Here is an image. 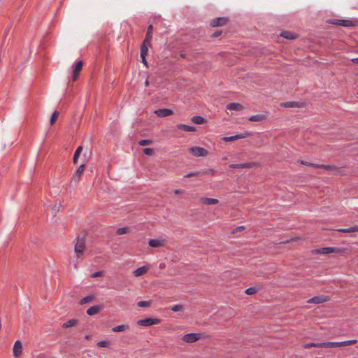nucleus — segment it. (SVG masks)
I'll return each instance as SVG.
<instances>
[{"label": "nucleus", "instance_id": "18", "mask_svg": "<svg viewBox=\"0 0 358 358\" xmlns=\"http://www.w3.org/2000/svg\"><path fill=\"white\" fill-rule=\"evenodd\" d=\"M148 271V268L145 266H141L134 271L133 273L136 277L143 275Z\"/></svg>", "mask_w": 358, "mask_h": 358}, {"label": "nucleus", "instance_id": "6", "mask_svg": "<svg viewBox=\"0 0 358 358\" xmlns=\"http://www.w3.org/2000/svg\"><path fill=\"white\" fill-rule=\"evenodd\" d=\"M166 241L164 238L150 239L148 241L149 246L152 248H161L165 245Z\"/></svg>", "mask_w": 358, "mask_h": 358}, {"label": "nucleus", "instance_id": "2", "mask_svg": "<svg viewBox=\"0 0 358 358\" xmlns=\"http://www.w3.org/2000/svg\"><path fill=\"white\" fill-rule=\"evenodd\" d=\"M189 152L195 157H206L208 155V151L203 148L199 146L191 147Z\"/></svg>", "mask_w": 358, "mask_h": 358}, {"label": "nucleus", "instance_id": "46", "mask_svg": "<svg viewBox=\"0 0 358 358\" xmlns=\"http://www.w3.org/2000/svg\"><path fill=\"white\" fill-rule=\"evenodd\" d=\"M318 168H322V169H324L325 170H330L333 167L330 165H326V164H319V167Z\"/></svg>", "mask_w": 358, "mask_h": 358}, {"label": "nucleus", "instance_id": "39", "mask_svg": "<svg viewBox=\"0 0 358 358\" xmlns=\"http://www.w3.org/2000/svg\"><path fill=\"white\" fill-rule=\"evenodd\" d=\"M143 153L146 155L151 156L153 155L154 151L152 148H146L143 150Z\"/></svg>", "mask_w": 358, "mask_h": 358}, {"label": "nucleus", "instance_id": "50", "mask_svg": "<svg viewBox=\"0 0 358 358\" xmlns=\"http://www.w3.org/2000/svg\"><path fill=\"white\" fill-rule=\"evenodd\" d=\"M244 229H245V227L243 226H240V227H238L236 228V231H241Z\"/></svg>", "mask_w": 358, "mask_h": 358}, {"label": "nucleus", "instance_id": "57", "mask_svg": "<svg viewBox=\"0 0 358 358\" xmlns=\"http://www.w3.org/2000/svg\"><path fill=\"white\" fill-rule=\"evenodd\" d=\"M357 94H358V92H357Z\"/></svg>", "mask_w": 358, "mask_h": 358}, {"label": "nucleus", "instance_id": "31", "mask_svg": "<svg viewBox=\"0 0 358 358\" xmlns=\"http://www.w3.org/2000/svg\"><path fill=\"white\" fill-rule=\"evenodd\" d=\"M76 322L77 321L76 320H69L62 324V327L63 328L71 327L74 326V324L76 323Z\"/></svg>", "mask_w": 358, "mask_h": 358}, {"label": "nucleus", "instance_id": "43", "mask_svg": "<svg viewBox=\"0 0 358 358\" xmlns=\"http://www.w3.org/2000/svg\"><path fill=\"white\" fill-rule=\"evenodd\" d=\"M108 344H109L108 341H101L97 343V345L99 347H101V348H104V347H107L108 345Z\"/></svg>", "mask_w": 358, "mask_h": 358}, {"label": "nucleus", "instance_id": "54", "mask_svg": "<svg viewBox=\"0 0 358 358\" xmlns=\"http://www.w3.org/2000/svg\"><path fill=\"white\" fill-rule=\"evenodd\" d=\"M220 34V32H215L213 34V37H217Z\"/></svg>", "mask_w": 358, "mask_h": 358}, {"label": "nucleus", "instance_id": "34", "mask_svg": "<svg viewBox=\"0 0 358 358\" xmlns=\"http://www.w3.org/2000/svg\"><path fill=\"white\" fill-rule=\"evenodd\" d=\"M257 289L255 287H249L245 289V293L248 295H252L257 293Z\"/></svg>", "mask_w": 358, "mask_h": 358}, {"label": "nucleus", "instance_id": "53", "mask_svg": "<svg viewBox=\"0 0 358 358\" xmlns=\"http://www.w3.org/2000/svg\"><path fill=\"white\" fill-rule=\"evenodd\" d=\"M182 192V190H180V189H176V190H175V193H176V194H181Z\"/></svg>", "mask_w": 358, "mask_h": 358}, {"label": "nucleus", "instance_id": "16", "mask_svg": "<svg viewBox=\"0 0 358 358\" xmlns=\"http://www.w3.org/2000/svg\"><path fill=\"white\" fill-rule=\"evenodd\" d=\"M337 231L339 232H342V233L357 232L358 231V225H354V226L348 227V228L338 229Z\"/></svg>", "mask_w": 358, "mask_h": 358}, {"label": "nucleus", "instance_id": "41", "mask_svg": "<svg viewBox=\"0 0 358 358\" xmlns=\"http://www.w3.org/2000/svg\"><path fill=\"white\" fill-rule=\"evenodd\" d=\"M199 172H197V171H191L188 173H187L185 176V178H191V177H195V176H198L199 175Z\"/></svg>", "mask_w": 358, "mask_h": 358}, {"label": "nucleus", "instance_id": "30", "mask_svg": "<svg viewBox=\"0 0 358 358\" xmlns=\"http://www.w3.org/2000/svg\"><path fill=\"white\" fill-rule=\"evenodd\" d=\"M94 295L86 296L83 297V299H81L80 303L82 305L92 301L94 299Z\"/></svg>", "mask_w": 358, "mask_h": 358}, {"label": "nucleus", "instance_id": "27", "mask_svg": "<svg viewBox=\"0 0 358 358\" xmlns=\"http://www.w3.org/2000/svg\"><path fill=\"white\" fill-rule=\"evenodd\" d=\"M357 343V341L354 339V340H349V341H341V342H338L339 343V347H345V346H348V345H352V344H355Z\"/></svg>", "mask_w": 358, "mask_h": 358}, {"label": "nucleus", "instance_id": "4", "mask_svg": "<svg viewBox=\"0 0 358 358\" xmlns=\"http://www.w3.org/2000/svg\"><path fill=\"white\" fill-rule=\"evenodd\" d=\"M83 66V63L81 60L73 64L72 81H76L78 79L79 72L82 69Z\"/></svg>", "mask_w": 358, "mask_h": 358}, {"label": "nucleus", "instance_id": "12", "mask_svg": "<svg viewBox=\"0 0 358 358\" xmlns=\"http://www.w3.org/2000/svg\"><path fill=\"white\" fill-rule=\"evenodd\" d=\"M327 301V297L325 296H316L308 300V303L319 304Z\"/></svg>", "mask_w": 358, "mask_h": 358}, {"label": "nucleus", "instance_id": "21", "mask_svg": "<svg viewBox=\"0 0 358 358\" xmlns=\"http://www.w3.org/2000/svg\"><path fill=\"white\" fill-rule=\"evenodd\" d=\"M177 127L178 129H182L185 131H187V132L194 131L196 130L194 127L187 125V124H178Z\"/></svg>", "mask_w": 358, "mask_h": 358}, {"label": "nucleus", "instance_id": "19", "mask_svg": "<svg viewBox=\"0 0 358 358\" xmlns=\"http://www.w3.org/2000/svg\"><path fill=\"white\" fill-rule=\"evenodd\" d=\"M100 310H101L100 306H93L87 310V315H89L90 316L94 315L97 314L100 311Z\"/></svg>", "mask_w": 358, "mask_h": 358}, {"label": "nucleus", "instance_id": "37", "mask_svg": "<svg viewBox=\"0 0 358 358\" xmlns=\"http://www.w3.org/2000/svg\"><path fill=\"white\" fill-rule=\"evenodd\" d=\"M152 143V141L149 139H142L138 142V144L141 146L149 145Z\"/></svg>", "mask_w": 358, "mask_h": 358}, {"label": "nucleus", "instance_id": "32", "mask_svg": "<svg viewBox=\"0 0 358 358\" xmlns=\"http://www.w3.org/2000/svg\"><path fill=\"white\" fill-rule=\"evenodd\" d=\"M201 337H182L183 341L189 343L197 341Z\"/></svg>", "mask_w": 358, "mask_h": 358}, {"label": "nucleus", "instance_id": "36", "mask_svg": "<svg viewBox=\"0 0 358 358\" xmlns=\"http://www.w3.org/2000/svg\"><path fill=\"white\" fill-rule=\"evenodd\" d=\"M152 25L150 24L148 26V30H147V33H146V36H145V39L146 41H148L151 38V32H152Z\"/></svg>", "mask_w": 358, "mask_h": 358}, {"label": "nucleus", "instance_id": "1", "mask_svg": "<svg viewBox=\"0 0 358 358\" xmlns=\"http://www.w3.org/2000/svg\"><path fill=\"white\" fill-rule=\"evenodd\" d=\"M85 248V241L83 237H78L77 242L75 245V252L77 254L78 257L83 255Z\"/></svg>", "mask_w": 358, "mask_h": 358}, {"label": "nucleus", "instance_id": "5", "mask_svg": "<svg viewBox=\"0 0 358 358\" xmlns=\"http://www.w3.org/2000/svg\"><path fill=\"white\" fill-rule=\"evenodd\" d=\"M329 23L335 25H340L345 27H350L354 25L352 21L342 19H334L329 21Z\"/></svg>", "mask_w": 358, "mask_h": 358}, {"label": "nucleus", "instance_id": "52", "mask_svg": "<svg viewBox=\"0 0 358 358\" xmlns=\"http://www.w3.org/2000/svg\"><path fill=\"white\" fill-rule=\"evenodd\" d=\"M352 62L356 64H358V57L352 59Z\"/></svg>", "mask_w": 358, "mask_h": 358}, {"label": "nucleus", "instance_id": "10", "mask_svg": "<svg viewBox=\"0 0 358 358\" xmlns=\"http://www.w3.org/2000/svg\"><path fill=\"white\" fill-rule=\"evenodd\" d=\"M227 22V20L225 17H217V18L213 19L210 22V26L212 27L223 26V25L226 24Z\"/></svg>", "mask_w": 358, "mask_h": 358}, {"label": "nucleus", "instance_id": "23", "mask_svg": "<svg viewBox=\"0 0 358 358\" xmlns=\"http://www.w3.org/2000/svg\"><path fill=\"white\" fill-rule=\"evenodd\" d=\"M265 119V115L262 114H257L252 115L249 117L250 122H261Z\"/></svg>", "mask_w": 358, "mask_h": 358}, {"label": "nucleus", "instance_id": "7", "mask_svg": "<svg viewBox=\"0 0 358 358\" xmlns=\"http://www.w3.org/2000/svg\"><path fill=\"white\" fill-rule=\"evenodd\" d=\"M13 356L19 357L22 354V344L20 341H16L13 348Z\"/></svg>", "mask_w": 358, "mask_h": 358}, {"label": "nucleus", "instance_id": "35", "mask_svg": "<svg viewBox=\"0 0 358 358\" xmlns=\"http://www.w3.org/2000/svg\"><path fill=\"white\" fill-rule=\"evenodd\" d=\"M300 163L301 164H303V165H306V166H312V167H314V168H318L319 167V164H314V163H311V162H304L303 160H301Z\"/></svg>", "mask_w": 358, "mask_h": 358}, {"label": "nucleus", "instance_id": "9", "mask_svg": "<svg viewBox=\"0 0 358 358\" xmlns=\"http://www.w3.org/2000/svg\"><path fill=\"white\" fill-rule=\"evenodd\" d=\"M335 251V248L331 247H324L317 249H315L313 250V254H320V255H327L329 253H332Z\"/></svg>", "mask_w": 358, "mask_h": 358}, {"label": "nucleus", "instance_id": "22", "mask_svg": "<svg viewBox=\"0 0 358 358\" xmlns=\"http://www.w3.org/2000/svg\"><path fill=\"white\" fill-rule=\"evenodd\" d=\"M321 345L325 348H340L338 342H324Z\"/></svg>", "mask_w": 358, "mask_h": 358}, {"label": "nucleus", "instance_id": "14", "mask_svg": "<svg viewBox=\"0 0 358 358\" xmlns=\"http://www.w3.org/2000/svg\"><path fill=\"white\" fill-rule=\"evenodd\" d=\"M251 166V163L232 164L229 165L231 169H249Z\"/></svg>", "mask_w": 358, "mask_h": 358}, {"label": "nucleus", "instance_id": "28", "mask_svg": "<svg viewBox=\"0 0 358 358\" xmlns=\"http://www.w3.org/2000/svg\"><path fill=\"white\" fill-rule=\"evenodd\" d=\"M311 347L322 348V345H321V343H308L304 344L303 345V348L305 349H308Z\"/></svg>", "mask_w": 358, "mask_h": 358}, {"label": "nucleus", "instance_id": "3", "mask_svg": "<svg viewBox=\"0 0 358 358\" xmlns=\"http://www.w3.org/2000/svg\"><path fill=\"white\" fill-rule=\"evenodd\" d=\"M160 322L158 318H145L138 321V324L143 327H150L152 325L157 324Z\"/></svg>", "mask_w": 358, "mask_h": 358}, {"label": "nucleus", "instance_id": "45", "mask_svg": "<svg viewBox=\"0 0 358 358\" xmlns=\"http://www.w3.org/2000/svg\"><path fill=\"white\" fill-rule=\"evenodd\" d=\"M182 308V306L180 304L175 305L172 307L171 310L173 312H178Z\"/></svg>", "mask_w": 358, "mask_h": 358}, {"label": "nucleus", "instance_id": "51", "mask_svg": "<svg viewBox=\"0 0 358 358\" xmlns=\"http://www.w3.org/2000/svg\"><path fill=\"white\" fill-rule=\"evenodd\" d=\"M223 312H224V310H222L218 311L217 313L215 315V317H217V316L222 315H223Z\"/></svg>", "mask_w": 358, "mask_h": 358}, {"label": "nucleus", "instance_id": "47", "mask_svg": "<svg viewBox=\"0 0 358 358\" xmlns=\"http://www.w3.org/2000/svg\"><path fill=\"white\" fill-rule=\"evenodd\" d=\"M183 336H206V335L203 334H201V333H187V334H184Z\"/></svg>", "mask_w": 358, "mask_h": 358}, {"label": "nucleus", "instance_id": "33", "mask_svg": "<svg viewBox=\"0 0 358 358\" xmlns=\"http://www.w3.org/2000/svg\"><path fill=\"white\" fill-rule=\"evenodd\" d=\"M282 106L285 108H292L299 106V103L294 101H288L282 103Z\"/></svg>", "mask_w": 358, "mask_h": 358}, {"label": "nucleus", "instance_id": "25", "mask_svg": "<svg viewBox=\"0 0 358 358\" xmlns=\"http://www.w3.org/2000/svg\"><path fill=\"white\" fill-rule=\"evenodd\" d=\"M280 36L287 39H294L296 38V35L287 31L282 32Z\"/></svg>", "mask_w": 358, "mask_h": 358}, {"label": "nucleus", "instance_id": "42", "mask_svg": "<svg viewBox=\"0 0 358 358\" xmlns=\"http://www.w3.org/2000/svg\"><path fill=\"white\" fill-rule=\"evenodd\" d=\"M138 307H146L149 306V302L147 301H141L137 303Z\"/></svg>", "mask_w": 358, "mask_h": 358}, {"label": "nucleus", "instance_id": "15", "mask_svg": "<svg viewBox=\"0 0 358 358\" xmlns=\"http://www.w3.org/2000/svg\"><path fill=\"white\" fill-rule=\"evenodd\" d=\"M201 201L206 205H215L218 203V200L214 198L202 197Z\"/></svg>", "mask_w": 358, "mask_h": 358}, {"label": "nucleus", "instance_id": "56", "mask_svg": "<svg viewBox=\"0 0 358 358\" xmlns=\"http://www.w3.org/2000/svg\"><path fill=\"white\" fill-rule=\"evenodd\" d=\"M209 172H210V173H213V172H214V171H213V170H210V171H209Z\"/></svg>", "mask_w": 358, "mask_h": 358}, {"label": "nucleus", "instance_id": "48", "mask_svg": "<svg viewBox=\"0 0 358 358\" xmlns=\"http://www.w3.org/2000/svg\"><path fill=\"white\" fill-rule=\"evenodd\" d=\"M52 210L53 215H54V216H55V215H56L57 212L59 210V208H58L56 206H54L52 208Z\"/></svg>", "mask_w": 358, "mask_h": 358}, {"label": "nucleus", "instance_id": "17", "mask_svg": "<svg viewBox=\"0 0 358 358\" xmlns=\"http://www.w3.org/2000/svg\"><path fill=\"white\" fill-rule=\"evenodd\" d=\"M242 108V105L238 103H230L227 105V109L229 110H241Z\"/></svg>", "mask_w": 358, "mask_h": 358}, {"label": "nucleus", "instance_id": "20", "mask_svg": "<svg viewBox=\"0 0 358 358\" xmlns=\"http://www.w3.org/2000/svg\"><path fill=\"white\" fill-rule=\"evenodd\" d=\"M83 146H78L76 150L73 158V163L74 164H76L78 163L79 157L80 155L81 152L83 151Z\"/></svg>", "mask_w": 358, "mask_h": 358}, {"label": "nucleus", "instance_id": "26", "mask_svg": "<svg viewBox=\"0 0 358 358\" xmlns=\"http://www.w3.org/2000/svg\"><path fill=\"white\" fill-rule=\"evenodd\" d=\"M192 121L196 124H201L205 122V119L200 115H195L192 117Z\"/></svg>", "mask_w": 358, "mask_h": 358}, {"label": "nucleus", "instance_id": "44", "mask_svg": "<svg viewBox=\"0 0 358 358\" xmlns=\"http://www.w3.org/2000/svg\"><path fill=\"white\" fill-rule=\"evenodd\" d=\"M102 271H96L93 273H92L91 277L93 278H98L102 275Z\"/></svg>", "mask_w": 358, "mask_h": 358}, {"label": "nucleus", "instance_id": "38", "mask_svg": "<svg viewBox=\"0 0 358 358\" xmlns=\"http://www.w3.org/2000/svg\"><path fill=\"white\" fill-rule=\"evenodd\" d=\"M127 231H128V228H127V227L118 228L117 229V234L122 235V234H126Z\"/></svg>", "mask_w": 358, "mask_h": 358}, {"label": "nucleus", "instance_id": "29", "mask_svg": "<svg viewBox=\"0 0 358 358\" xmlns=\"http://www.w3.org/2000/svg\"><path fill=\"white\" fill-rule=\"evenodd\" d=\"M146 40L142 43L141 46V56H145L148 52V48L145 44Z\"/></svg>", "mask_w": 358, "mask_h": 358}, {"label": "nucleus", "instance_id": "11", "mask_svg": "<svg viewBox=\"0 0 358 358\" xmlns=\"http://www.w3.org/2000/svg\"><path fill=\"white\" fill-rule=\"evenodd\" d=\"M85 170V164L80 165L73 176V180L75 182H78L80 180L81 175L83 173Z\"/></svg>", "mask_w": 358, "mask_h": 358}, {"label": "nucleus", "instance_id": "40", "mask_svg": "<svg viewBox=\"0 0 358 358\" xmlns=\"http://www.w3.org/2000/svg\"><path fill=\"white\" fill-rule=\"evenodd\" d=\"M57 115H58V113H57V112L55 110V111L52 113V116H51V117H50V124H53L55 123V120H56V119H57Z\"/></svg>", "mask_w": 358, "mask_h": 358}, {"label": "nucleus", "instance_id": "55", "mask_svg": "<svg viewBox=\"0 0 358 358\" xmlns=\"http://www.w3.org/2000/svg\"><path fill=\"white\" fill-rule=\"evenodd\" d=\"M145 85L146 86H148V85H149V83H148V80H146V81L145 82Z\"/></svg>", "mask_w": 358, "mask_h": 358}, {"label": "nucleus", "instance_id": "8", "mask_svg": "<svg viewBox=\"0 0 358 358\" xmlns=\"http://www.w3.org/2000/svg\"><path fill=\"white\" fill-rule=\"evenodd\" d=\"M154 113L159 117H165L172 115L173 111L169 108H159L155 110Z\"/></svg>", "mask_w": 358, "mask_h": 358}, {"label": "nucleus", "instance_id": "13", "mask_svg": "<svg viewBox=\"0 0 358 358\" xmlns=\"http://www.w3.org/2000/svg\"><path fill=\"white\" fill-rule=\"evenodd\" d=\"M247 136L246 134H238L234 136H225L222 138L223 141L230 142L236 140L241 139Z\"/></svg>", "mask_w": 358, "mask_h": 358}, {"label": "nucleus", "instance_id": "49", "mask_svg": "<svg viewBox=\"0 0 358 358\" xmlns=\"http://www.w3.org/2000/svg\"><path fill=\"white\" fill-rule=\"evenodd\" d=\"M141 58L142 59V62L145 65L147 66V61H146V59H145V56H141Z\"/></svg>", "mask_w": 358, "mask_h": 358}, {"label": "nucleus", "instance_id": "24", "mask_svg": "<svg viewBox=\"0 0 358 358\" xmlns=\"http://www.w3.org/2000/svg\"><path fill=\"white\" fill-rule=\"evenodd\" d=\"M128 329H129L128 325L121 324V325H118L117 327L112 328V331L113 332H122V331L127 330Z\"/></svg>", "mask_w": 358, "mask_h": 358}]
</instances>
